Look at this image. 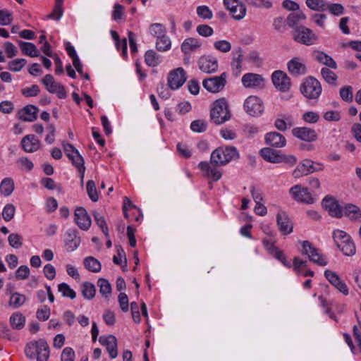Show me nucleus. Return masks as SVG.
Listing matches in <instances>:
<instances>
[{"instance_id": "5", "label": "nucleus", "mask_w": 361, "mask_h": 361, "mask_svg": "<svg viewBox=\"0 0 361 361\" xmlns=\"http://www.w3.org/2000/svg\"><path fill=\"white\" fill-rule=\"evenodd\" d=\"M301 253L307 255L310 261L319 266L324 267L328 264V261L322 256L319 250L308 240L302 241Z\"/></svg>"}, {"instance_id": "62", "label": "nucleus", "mask_w": 361, "mask_h": 361, "mask_svg": "<svg viewBox=\"0 0 361 361\" xmlns=\"http://www.w3.org/2000/svg\"><path fill=\"white\" fill-rule=\"evenodd\" d=\"M39 92V87L37 85H32L30 87H25L21 90L22 94L26 97H35Z\"/></svg>"}, {"instance_id": "25", "label": "nucleus", "mask_w": 361, "mask_h": 361, "mask_svg": "<svg viewBox=\"0 0 361 361\" xmlns=\"http://www.w3.org/2000/svg\"><path fill=\"white\" fill-rule=\"evenodd\" d=\"M288 69L290 74L294 76L305 75L306 73V66L299 58H293L288 61Z\"/></svg>"}, {"instance_id": "43", "label": "nucleus", "mask_w": 361, "mask_h": 361, "mask_svg": "<svg viewBox=\"0 0 361 361\" xmlns=\"http://www.w3.org/2000/svg\"><path fill=\"white\" fill-rule=\"evenodd\" d=\"M92 215L97 226L101 228L105 236L108 237L109 230L104 216L97 211H94Z\"/></svg>"}, {"instance_id": "38", "label": "nucleus", "mask_w": 361, "mask_h": 361, "mask_svg": "<svg viewBox=\"0 0 361 361\" xmlns=\"http://www.w3.org/2000/svg\"><path fill=\"white\" fill-rule=\"evenodd\" d=\"M25 318L19 312L13 313L10 317L11 326L16 329L20 330L25 326Z\"/></svg>"}, {"instance_id": "11", "label": "nucleus", "mask_w": 361, "mask_h": 361, "mask_svg": "<svg viewBox=\"0 0 361 361\" xmlns=\"http://www.w3.org/2000/svg\"><path fill=\"white\" fill-rule=\"evenodd\" d=\"M271 80L275 87L281 92H287L291 86L290 79L282 71H276L272 73Z\"/></svg>"}, {"instance_id": "32", "label": "nucleus", "mask_w": 361, "mask_h": 361, "mask_svg": "<svg viewBox=\"0 0 361 361\" xmlns=\"http://www.w3.org/2000/svg\"><path fill=\"white\" fill-rule=\"evenodd\" d=\"M306 19V15L302 11H298L291 13L287 18V24L289 27H292L293 30L295 27H299L298 23Z\"/></svg>"}, {"instance_id": "8", "label": "nucleus", "mask_w": 361, "mask_h": 361, "mask_svg": "<svg viewBox=\"0 0 361 361\" xmlns=\"http://www.w3.org/2000/svg\"><path fill=\"white\" fill-rule=\"evenodd\" d=\"M227 74L222 73L219 76H213L203 80L202 86L211 93H218L221 92L226 84Z\"/></svg>"}, {"instance_id": "61", "label": "nucleus", "mask_w": 361, "mask_h": 361, "mask_svg": "<svg viewBox=\"0 0 361 361\" xmlns=\"http://www.w3.org/2000/svg\"><path fill=\"white\" fill-rule=\"evenodd\" d=\"M197 13L199 17L203 19H212L213 17L212 11L207 6H200L197 8Z\"/></svg>"}, {"instance_id": "60", "label": "nucleus", "mask_w": 361, "mask_h": 361, "mask_svg": "<svg viewBox=\"0 0 361 361\" xmlns=\"http://www.w3.org/2000/svg\"><path fill=\"white\" fill-rule=\"evenodd\" d=\"M324 276L334 287L341 281V279L334 271L326 269L324 271Z\"/></svg>"}, {"instance_id": "27", "label": "nucleus", "mask_w": 361, "mask_h": 361, "mask_svg": "<svg viewBox=\"0 0 361 361\" xmlns=\"http://www.w3.org/2000/svg\"><path fill=\"white\" fill-rule=\"evenodd\" d=\"M198 166L206 176L212 178L214 181H217L221 177V173L217 170L215 165L212 167L207 161H201Z\"/></svg>"}, {"instance_id": "16", "label": "nucleus", "mask_w": 361, "mask_h": 361, "mask_svg": "<svg viewBox=\"0 0 361 361\" xmlns=\"http://www.w3.org/2000/svg\"><path fill=\"white\" fill-rule=\"evenodd\" d=\"M323 207L334 217L340 218L343 216V209L338 202L332 197L326 195L322 201Z\"/></svg>"}, {"instance_id": "29", "label": "nucleus", "mask_w": 361, "mask_h": 361, "mask_svg": "<svg viewBox=\"0 0 361 361\" xmlns=\"http://www.w3.org/2000/svg\"><path fill=\"white\" fill-rule=\"evenodd\" d=\"M36 356L37 361H47L49 357V348L47 343L39 339L37 341Z\"/></svg>"}, {"instance_id": "52", "label": "nucleus", "mask_w": 361, "mask_h": 361, "mask_svg": "<svg viewBox=\"0 0 361 361\" xmlns=\"http://www.w3.org/2000/svg\"><path fill=\"white\" fill-rule=\"evenodd\" d=\"M338 248L346 256H353L356 252L355 245L352 240L342 245Z\"/></svg>"}, {"instance_id": "50", "label": "nucleus", "mask_w": 361, "mask_h": 361, "mask_svg": "<svg viewBox=\"0 0 361 361\" xmlns=\"http://www.w3.org/2000/svg\"><path fill=\"white\" fill-rule=\"evenodd\" d=\"M326 10L334 16H341L343 14L345 8L341 4L337 3H327Z\"/></svg>"}, {"instance_id": "10", "label": "nucleus", "mask_w": 361, "mask_h": 361, "mask_svg": "<svg viewBox=\"0 0 361 361\" xmlns=\"http://www.w3.org/2000/svg\"><path fill=\"white\" fill-rule=\"evenodd\" d=\"M186 72L183 68L171 71L168 75V84L171 90L180 88L185 82Z\"/></svg>"}, {"instance_id": "46", "label": "nucleus", "mask_w": 361, "mask_h": 361, "mask_svg": "<svg viewBox=\"0 0 361 361\" xmlns=\"http://www.w3.org/2000/svg\"><path fill=\"white\" fill-rule=\"evenodd\" d=\"M58 290L61 293L63 297L70 298L71 299H74L76 297V293L66 283H60L58 286Z\"/></svg>"}, {"instance_id": "9", "label": "nucleus", "mask_w": 361, "mask_h": 361, "mask_svg": "<svg viewBox=\"0 0 361 361\" xmlns=\"http://www.w3.org/2000/svg\"><path fill=\"white\" fill-rule=\"evenodd\" d=\"M245 111L251 116H259L264 111L263 102L256 96L248 97L244 102Z\"/></svg>"}, {"instance_id": "58", "label": "nucleus", "mask_w": 361, "mask_h": 361, "mask_svg": "<svg viewBox=\"0 0 361 361\" xmlns=\"http://www.w3.org/2000/svg\"><path fill=\"white\" fill-rule=\"evenodd\" d=\"M207 123L202 120H195L190 124V128L196 133H202L207 130Z\"/></svg>"}, {"instance_id": "63", "label": "nucleus", "mask_w": 361, "mask_h": 361, "mask_svg": "<svg viewBox=\"0 0 361 361\" xmlns=\"http://www.w3.org/2000/svg\"><path fill=\"white\" fill-rule=\"evenodd\" d=\"M13 21L12 13L7 10H0V25H9Z\"/></svg>"}, {"instance_id": "54", "label": "nucleus", "mask_w": 361, "mask_h": 361, "mask_svg": "<svg viewBox=\"0 0 361 361\" xmlns=\"http://www.w3.org/2000/svg\"><path fill=\"white\" fill-rule=\"evenodd\" d=\"M87 192L92 201L97 202L98 200L99 197L97 195L95 183L92 180H88L87 183Z\"/></svg>"}, {"instance_id": "40", "label": "nucleus", "mask_w": 361, "mask_h": 361, "mask_svg": "<svg viewBox=\"0 0 361 361\" xmlns=\"http://www.w3.org/2000/svg\"><path fill=\"white\" fill-rule=\"evenodd\" d=\"M42 82L46 87L47 91H49L50 93H54L56 92V89L59 88L61 85L55 82L54 77L51 74L46 75L42 79Z\"/></svg>"}, {"instance_id": "59", "label": "nucleus", "mask_w": 361, "mask_h": 361, "mask_svg": "<svg viewBox=\"0 0 361 361\" xmlns=\"http://www.w3.org/2000/svg\"><path fill=\"white\" fill-rule=\"evenodd\" d=\"M339 93L343 101L347 102L353 101V88L351 86H344L340 90Z\"/></svg>"}, {"instance_id": "17", "label": "nucleus", "mask_w": 361, "mask_h": 361, "mask_svg": "<svg viewBox=\"0 0 361 361\" xmlns=\"http://www.w3.org/2000/svg\"><path fill=\"white\" fill-rule=\"evenodd\" d=\"M313 166V161L311 159H304L300 162L297 167L293 171L292 176L294 178H299L302 176L316 172Z\"/></svg>"}, {"instance_id": "44", "label": "nucleus", "mask_w": 361, "mask_h": 361, "mask_svg": "<svg viewBox=\"0 0 361 361\" xmlns=\"http://www.w3.org/2000/svg\"><path fill=\"white\" fill-rule=\"evenodd\" d=\"M171 42L169 37L162 35L156 42V48L159 51H165L171 49Z\"/></svg>"}, {"instance_id": "22", "label": "nucleus", "mask_w": 361, "mask_h": 361, "mask_svg": "<svg viewBox=\"0 0 361 361\" xmlns=\"http://www.w3.org/2000/svg\"><path fill=\"white\" fill-rule=\"evenodd\" d=\"M39 109L32 104H29L21 109L18 111L19 118L24 121L32 122L37 118Z\"/></svg>"}, {"instance_id": "53", "label": "nucleus", "mask_w": 361, "mask_h": 361, "mask_svg": "<svg viewBox=\"0 0 361 361\" xmlns=\"http://www.w3.org/2000/svg\"><path fill=\"white\" fill-rule=\"evenodd\" d=\"M165 31L164 26L160 23H153L149 27L150 34L157 38L162 37V35H165Z\"/></svg>"}, {"instance_id": "13", "label": "nucleus", "mask_w": 361, "mask_h": 361, "mask_svg": "<svg viewBox=\"0 0 361 361\" xmlns=\"http://www.w3.org/2000/svg\"><path fill=\"white\" fill-rule=\"evenodd\" d=\"M198 67L204 73H216L219 68L218 61L211 56H202L198 60Z\"/></svg>"}, {"instance_id": "49", "label": "nucleus", "mask_w": 361, "mask_h": 361, "mask_svg": "<svg viewBox=\"0 0 361 361\" xmlns=\"http://www.w3.org/2000/svg\"><path fill=\"white\" fill-rule=\"evenodd\" d=\"M248 5L252 6L257 8H271L273 6V3L268 0H247Z\"/></svg>"}, {"instance_id": "56", "label": "nucleus", "mask_w": 361, "mask_h": 361, "mask_svg": "<svg viewBox=\"0 0 361 361\" xmlns=\"http://www.w3.org/2000/svg\"><path fill=\"white\" fill-rule=\"evenodd\" d=\"M22 240V236L18 233H11L8 238L9 245L16 249H18L23 245Z\"/></svg>"}, {"instance_id": "64", "label": "nucleus", "mask_w": 361, "mask_h": 361, "mask_svg": "<svg viewBox=\"0 0 361 361\" xmlns=\"http://www.w3.org/2000/svg\"><path fill=\"white\" fill-rule=\"evenodd\" d=\"M75 352L71 348H65L61 353V361H74Z\"/></svg>"}, {"instance_id": "47", "label": "nucleus", "mask_w": 361, "mask_h": 361, "mask_svg": "<svg viewBox=\"0 0 361 361\" xmlns=\"http://www.w3.org/2000/svg\"><path fill=\"white\" fill-rule=\"evenodd\" d=\"M118 256L114 255L113 257V262L117 265H122L123 263V269L126 271L127 267V259L126 257V253L122 248L118 249Z\"/></svg>"}, {"instance_id": "28", "label": "nucleus", "mask_w": 361, "mask_h": 361, "mask_svg": "<svg viewBox=\"0 0 361 361\" xmlns=\"http://www.w3.org/2000/svg\"><path fill=\"white\" fill-rule=\"evenodd\" d=\"M313 56L318 62L320 63L325 65L326 66L332 68H337V63L334 60V59L326 53L320 51H314L313 53Z\"/></svg>"}, {"instance_id": "42", "label": "nucleus", "mask_w": 361, "mask_h": 361, "mask_svg": "<svg viewBox=\"0 0 361 361\" xmlns=\"http://www.w3.org/2000/svg\"><path fill=\"white\" fill-rule=\"evenodd\" d=\"M321 75L323 79L331 85H336L338 77L336 74L329 68L325 67L321 70Z\"/></svg>"}, {"instance_id": "3", "label": "nucleus", "mask_w": 361, "mask_h": 361, "mask_svg": "<svg viewBox=\"0 0 361 361\" xmlns=\"http://www.w3.org/2000/svg\"><path fill=\"white\" fill-rule=\"evenodd\" d=\"M211 121L216 125H221L228 121L231 114L227 101L224 98L216 100L210 112Z\"/></svg>"}, {"instance_id": "57", "label": "nucleus", "mask_w": 361, "mask_h": 361, "mask_svg": "<svg viewBox=\"0 0 361 361\" xmlns=\"http://www.w3.org/2000/svg\"><path fill=\"white\" fill-rule=\"evenodd\" d=\"M214 47L221 52L226 53L231 51V44L227 40H219L214 42Z\"/></svg>"}, {"instance_id": "4", "label": "nucleus", "mask_w": 361, "mask_h": 361, "mask_svg": "<svg viewBox=\"0 0 361 361\" xmlns=\"http://www.w3.org/2000/svg\"><path fill=\"white\" fill-rule=\"evenodd\" d=\"M300 90L307 99H318L322 93V85L320 82L312 76L307 77L301 84Z\"/></svg>"}, {"instance_id": "2", "label": "nucleus", "mask_w": 361, "mask_h": 361, "mask_svg": "<svg viewBox=\"0 0 361 361\" xmlns=\"http://www.w3.org/2000/svg\"><path fill=\"white\" fill-rule=\"evenodd\" d=\"M259 154L266 161L273 164L284 163L293 166L297 163V158L295 156L284 154L281 151L270 147L262 148L259 151Z\"/></svg>"}, {"instance_id": "36", "label": "nucleus", "mask_w": 361, "mask_h": 361, "mask_svg": "<svg viewBox=\"0 0 361 361\" xmlns=\"http://www.w3.org/2000/svg\"><path fill=\"white\" fill-rule=\"evenodd\" d=\"M14 190V182L11 178H5L2 180L0 184L1 193L8 197L11 195Z\"/></svg>"}, {"instance_id": "37", "label": "nucleus", "mask_w": 361, "mask_h": 361, "mask_svg": "<svg viewBox=\"0 0 361 361\" xmlns=\"http://www.w3.org/2000/svg\"><path fill=\"white\" fill-rule=\"evenodd\" d=\"M145 61L149 66L156 67L161 61V56L157 54L154 50H148L145 53Z\"/></svg>"}, {"instance_id": "12", "label": "nucleus", "mask_w": 361, "mask_h": 361, "mask_svg": "<svg viewBox=\"0 0 361 361\" xmlns=\"http://www.w3.org/2000/svg\"><path fill=\"white\" fill-rule=\"evenodd\" d=\"M242 83L246 88L262 89L264 86V78L257 73H246L242 77Z\"/></svg>"}, {"instance_id": "7", "label": "nucleus", "mask_w": 361, "mask_h": 361, "mask_svg": "<svg viewBox=\"0 0 361 361\" xmlns=\"http://www.w3.org/2000/svg\"><path fill=\"white\" fill-rule=\"evenodd\" d=\"M293 38L297 42L310 46L314 44L317 36L310 28L300 25L293 31Z\"/></svg>"}, {"instance_id": "51", "label": "nucleus", "mask_w": 361, "mask_h": 361, "mask_svg": "<svg viewBox=\"0 0 361 361\" xmlns=\"http://www.w3.org/2000/svg\"><path fill=\"white\" fill-rule=\"evenodd\" d=\"M27 61L25 59H17L11 61L8 63V69L13 72L20 71L26 64Z\"/></svg>"}, {"instance_id": "35", "label": "nucleus", "mask_w": 361, "mask_h": 361, "mask_svg": "<svg viewBox=\"0 0 361 361\" xmlns=\"http://www.w3.org/2000/svg\"><path fill=\"white\" fill-rule=\"evenodd\" d=\"M333 238L338 247L352 240L350 235L341 230H335L333 232Z\"/></svg>"}, {"instance_id": "33", "label": "nucleus", "mask_w": 361, "mask_h": 361, "mask_svg": "<svg viewBox=\"0 0 361 361\" xmlns=\"http://www.w3.org/2000/svg\"><path fill=\"white\" fill-rule=\"evenodd\" d=\"M85 267L90 271L98 273L101 271L102 265L99 260L93 257H87L83 260Z\"/></svg>"}, {"instance_id": "18", "label": "nucleus", "mask_w": 361, "mask_h": 361, "mask_svg": "<svg viewBox=\"0 0 361 361\" xmlns=\"http://www.w3.org/2000/svg\"><path fill=\"white\" fill-rule=\"evenodd\" d=\"M74 220L80 228L87 231L91 226V219L83 207H78L74 214Z\"/></svg>"}, {"instance_id": "41", "label": "nucleus", "mask_w": 361, "mask_h": 361, "mask_svg": "<svg viewBox=\"0 0 361 361\" xmlns=\"http://www.w3.org/2000/svg\"><path fill=\"white\" fill-rule=\"evenodd\" d=\"M327 3L324 0H306L305 1L307 6L310 9L319 12L326 11Z\"/></svg>"}, {"instance_id": "19", "label": "nucleus", "mask_w": 361, "mask_h": 361, "mask_svg": "<svg viewBox=\"0 0 361 361\" xmlns=\"http://www.w3.org/2000/svg\"><path fill=\"white\" fill-rule=\"evenodd\" d=\"M99 342L101 345L106 346V350L111 359H114L117 357V340L114 336L109 335L108 336H101L99 339Z\"/></svg>"}, {"instance_id": "6", "label": "nucleus", "mask_w": 361, "mask_h": 361, "mask_svg": "<svg viewBox=\"0 0 361 361\" xmlns=\"http://www.w3.org/2000/svg\"><path fill=\"white\" fill-rule=\"evenodd\" d=\"M289 194L293 200L298 202L311 204L315 202V198L308 188L300 184L293 185L289 189Z\"/></svg>"}, {"instance_id": "14", "label": "nucleus", "mask_w": 361, "mask_h": 361, "mask_svg": "<svg viewBox=\"0 0 361 361\" xmlns=\"http://www.w3.org/2000/svg\"><path fill=\"white\" fill-rule=\"evenodd\" d=\"M276 224L283 235H288L293 232V222L284 212H280L276 214Z\"/></svg>"}, {"instance_id": "34", "label": "nucleus", "mask_w": 361, "mask_h": 361, "mask_svg": "<svg viewBox=\"0 0 361 361\" xmlns=\"http://www.w3.org/2000/svg\"><path fill=\"white\" fill-rule=\"evenodd\" d=\"M81 293L85 299L90 300L95 296L96 288L91 282L85 281L81 285Z\"/></svg>"}, {"instance_id": "39", "label": "nucleus", "mask_w": 361, "mask_h": 361, "mask_svg": "<svg viewBox=\"0 0 361 361\" xmlns=\"http://www.w3.org/2000/svg\"><path fill=\"white\" fill-rule=\"evenodd\" d=\"M97 286L99 288L101 295L107 298L111 293V286L108 280L104 278H100L97 281Z\"/></svg>"}, {"instance_id": "55", "label": "nucleus", "mask_w": 361, "mask_h": 361, "mask_svg": "<svg viewBox=\"0 0 361 361\" xmlns=\"http://www.w3.org/2000/svg\"><path fill=\"white\" fill-rule=\"evenodd\" d=\"M16 212V208L12 204H7L3 209L2 216L6 221H11L13 217Z\"/></svg>"}, {"instance_id": "24", "label": "nucleus", "mask_w": 361, "mask_h": 361, "mask_svg": "<svg viewBox=\"0 0 361 361\" xmlns=\"http://www.w3.org/2000/svg\"><path fill=\"white\" fill-rule=\"evenodd\" d=\"M21 145L26 152H33L39 148L40 141L34 135H27L22 139Z\"/></svg>"}, {"instance_id": "31", "label": "nucleus", "mask_w": 361, "mask_h": 361, "mask_svg": "<svg viewBox=\"0 0 361 361\" xmlns=\"http://www.w3.org/2000/svg\"><path fill=\"white\" fill-rule=\"evenodd\" d=\"M18 45L23 54L31 57L39 56V51L33 43L19 41Z\"/></svg>"}, {"instance_id": "20", "label": "nucleus", "mask_w": 361, "mask_h": 361, "mask_svg": "<svg viewBox=\"0 0 361 361\" xmlns=\"http://www.w3.org/2000/svg\"><path fill=\"white\" fill-rule=\"evenodd\" d=\"M265 142L273 147L281 148L286 145L285 137L278 132H269L265 135Z\"/></svg>"}, {"instance_id": "30", "label": "nucleus", "mask_w": 361, "mask_h": 361, "mask_svg": "<svg viewBox=\"0 0 361 361\" xmlns=\"http://www.w3.org/2000/svg\"><path fill=\"white\" fill-rule=\"evenodd\" d=\"M342 211L343 214H344L351 220L361 221V209L358 207L354 204H348Z\"/></svg>"}, {"instance_id": "26", "label": "nucleus", "mask_w": 361, "mask_h": 361, "mask_svg": "<svg viewBox=\"0 0 361 361\" xmlns=\"http://www.w3.org/2000/svg\"><path fill=\"white\" fill-rule=\"evenodd\" d=\"M63 148L65 154L71 161L73 165H75L84 160L80 154L78 150L76 149L72 144L68 142H63Z\"/></svg>"}, {"instance_id": "45", "label": "nucleus", "mask_w": 361, "mask_h": 361, "mask_svg": "<svg viewBox=\"0 0 361 361\" xmlns=\"http://www.w3.org/2000/svg\"><path fill=\"white\" fill-rule=\"evenodd\" d=\"M26 301L25 295L18 293H14L11 295L9 304L15 308L21 307Z\"/></svg>"}, {"instance_id": "21", "label": "nucleus", "mask_w": 361, "mask_h": 361, "mask_svg": "<svg viewBox=\"0 0 361 361\" xmlns=\"http://www.w3.org/2000/svg\"><path fill=\"white\" fill-rule=\"evenodd\" d=\"M77 230L71 228L66 232V238L65 239V245L68 252H73L77 249L80 243V238L78 235Z\"/></svg>"}, {"instance_id": "23", "label": "nucleus", "mask_w": 361, "mask_h": 361, "mask_svg": "<svg viewBox=\"0 0 361 361\" xmlns=\"http://www.w3.org/2000/svg\"><path fill=\"white\" fill-rule=\"evenodd\" d=\"M201 46L202 43L200 39L194 37H188L182 42L180 49L184 54L190 55L192 52L199 49Z\"/></svg>"}, {"instance_id": "1", "label": "nucleus", "mask_w": 361, "mask_h": 361, "mask_svg": "<svg viewBox=\"0 0 361 361\" xmlns=\"http://www.w3.org/2000/svg\"><path fill=\"white\" fill-rule=\"evenodd\" d=\"M239 153L233 146L221 147L214 149L210 158V162L215 166H223L232 160L238 159Z\"/></svg>"}, {"instance_id": "15", "label": "nucleus", "mask_w": 361, "mask_h": 361, "mask_svg": "<svg viewBox=\"0 0 361 361\" xmlns=\"http://www.w3.org/2000/svg\"><path fill=\"white\" fill-rule=\"evenodd\" d=\"M292 134L294 137L305 142H314L317 139L316 131L307 127L294 128L292 130Z\"/></svg>"}, {"instance_id": "48", "label": "nucleus", "mask_w": 361, "mask_h": 361, "mask_svg": "<svg viewBox=\"0 0 361 361\" xmlns=\"http://www.w3.org/2000/svg\"><path fill=\"white\" fill-rule=\"evenodd\" d=\"M231 13L233 18L235 20H241L243 19L246 14V7L245 6L240 3L238 6H235V8L232 9Z\"/></svg>"}]
</instances>
